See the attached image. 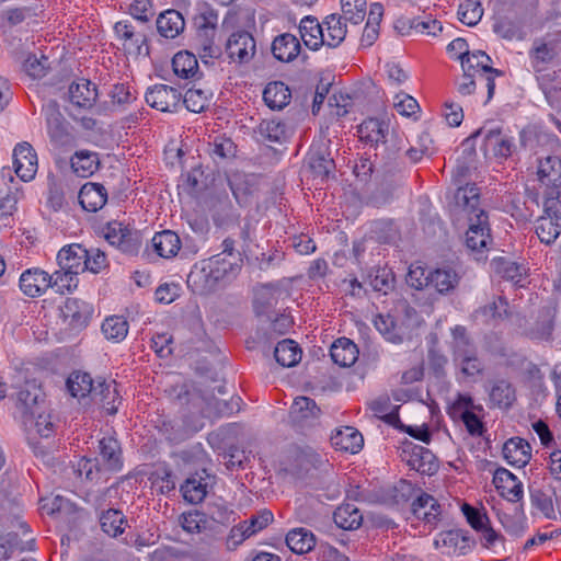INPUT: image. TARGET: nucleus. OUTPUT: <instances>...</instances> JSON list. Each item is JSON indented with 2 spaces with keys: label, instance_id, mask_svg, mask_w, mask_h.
I'll return each mask as SVG.
<instances>
[{
  "label": "nucleus",
  "instance_id": "1",
  "mask_svg": "<svg viewBox=\"0 0 561 561\" xmlns=\"http://www.w3.org/2000/svg\"><path fill=\"white\" fill-rule=\"evenodd\" d=\"M43 113L46 121V129L51 145L55 148H66L72 146L73 135L69 131L68 123L59 111V105L55 100H49L43 105Z\"/></svg>",
  "mask_w": 561,
  "mask_h": 561
},
{
  "label": "nucleus",
  "instance_id": "2",
  "mask_svg": "<svg viewBox=\"0 0 561 561\" xmlns=\"http://www.w3.org/2000/svg\"><path fill=\"white\" fill-rule=\"evenodd\" d=\"M308 165L314 178L321 181L334 175L335 161L330 148V141L320 140L313 142L308 152Z\"/></svg>",
  "mask_w": 561,
  "mask_h": 561
},
{
  "label": "nucleus",
  "instance_id": "3",
  "mask_svg": "<svg viewBox=\"0 0 561 561\" xmlns=\"http://www.w3.org/2000/svg\"><path fill=\"white\" fill-rule=\"evenodd\" d=\"M484 135V149L486 151H492V153L497 158H508L514 149L515 144L511 136H508L506 133H504L501 128H491L485 129V127H482L478 130H476L470 138H468L465 142L468 144L470 139L477 138L479 135Z\"/></svg>",
  "mask_w": 561,
  "mask_h": 561
},
{
  "label": "nucleus",
  "instance_id": "4",
  "mask_svg": "<svg viewBox=\"0 0 561 561\" xmlns=\"http://www.w3.org/2000/svg\"><path fill=\"white\" fill-rule=\"evenodd\" d=\"M146 102L151 107L161 112H174L179 107L182 93L167 84H156L146 92Z\"/></svg>",
  "mask_w": 561,
  "mask_h": 561
},
{
  "label": "nucleus",
  "instance_id": "5",
  "mask_svg": "<svg viewBox=\"0 0 561 561\" xmlns=\"http://www.w3.org/2000/svg\"><path fill=\"white\" fill-rule=\"evenodd\" d=\"M229 58L238 64H248L255 55V39L247 31L230 35L226 44Z\"/></svg>",
  "mask_w": 561,
  "mask_h": 561
},
{
  "label": "nucleus",
  "instance_id": "6",
  "mask_svg": "<svg viewBox=\"0 0 561 561\" xmlns=\"http://www.w3.org/2000/svg\"><path fill=\"white\" fill-rule=\"evenodd\" d=\"M13 165L16 175L27 182L34 179L37 172V154L31 144L24 141L13 149Z\"/></svg>",
  "mask_w": 561,
  "mask_h": 561
},
{
  "label": "nucleus",
  "instance_id": "7",
  "mask_svg": "<svg viewBox=\"0 0 561 561\" xmlns=\"http://www.w3.org/2000/svg\"><path fill=\"white\" fill-rule=\"evenodd\" d=\"M469 228L466 232V245L472 251H480L491 242L488 215L484 210H479L474 217L468 219Z\"/></svg>",
  "mask_w": 561,
  "mask_h": 561
},
{
  "label": "nucleus",
  "instance_id": "8",
  "mask_svg": "<svg viewBox=\"0 0 561 561\" xmlns=\"http://www.w3.org/2000/svg\"><path fill=\"white\" fill-rule=\"evenodd\" d=\"M51 276L39 267L25 270L19 278L21 291L31 298L44 295L50 288Z\"/></svg>",
  "mask_w": 561,
  "mask_h": 561
},
{
  "label": "nucleus",
  "instance_id": "9",
  "mask_svg": "<svg viewBox=\"0 0 561 561\" xmlns=\"http://www.w3.org/2000/svg\"><path fill=\"white\" fill-rule=\"evenodd\" d=\"M284 294L279 286L274 284L259 285L254 290L253 307L257 316L272 319L279 297Z\"/></svg>",
  "mask_w": 561,
  "mask_h": 561
},
{
  "label": "nucleus",
  "instance_id": "10",
  "mask_svg": "<svg viewBox=\"0 0 561 561\" xmlns=\"http://www.w3.org/2000/svg\"><path fill=\"white\" fill-rule=\"evenodd\" d=\"M104 236L111 245L117 247L124 253L136 254L139 250L137 238L121 222H108Z\"/></svg>",
  "mask_w": 561,
  "mask_h": 561
},
{
  "label": "nucleus",
  "instance_id": "11",
  "mask_svg": "<svg viewBox=\"0 0 561 561\" xmlns=\"http://www.w3.org/2000/svg\"><path fill=\"white\" fill-rule=\"evenodd\" d=\"M493 484L501 496L517 503L523 497V484L517 478L505 468H497L493 476Z\"/></svg>",
  "mask_w": 561,
  "mask_h": 561
},
{
  "label": "nucleus",
  "instance_id": "12",
  "mask_svg": "<svg viewBox=\"0 0 561 561\" xmlns=\"http://www.w3.org/2000/svg\"><path fill=\"white\" fill-rule=\"evenodd\" d=\"M85 248L81 244L72 243L64 247L57 254V262L61 270L68 271V274L79 275L87 271Z\"/></svg>",
  "mask_w": 561,
  "mask_h": 561
},
{
  "label": "nucleus",
  "instance_id": "13",
  "mask_svg": "<svg viewBox=\"0 0 561 561\" xmlns=\"http://www.w3.org/2000/svg\"><path fill=\"white\" fill-rule=\"evenodd\" d=\"M454 199L456 208L467 217V220L470 216L474 217L479 214V210H482L480 208V190L474 183L459 186Z\"/></svg>",
  "mask_w": 561,
  "mask_h": 561
},
{
  "label": "nucleus",
  "instance_id": "14",
  "mask_svg": "<svg viewBox=\"0 0 561 561\" xmlns=\"http://www.w3.org/2000/svg\"><path fill=\"white\" fill-rule=\"evenodd\" d=\"M411 511L417 519H422L430 525H436L442 514V507L438 501L425 492H421L413 500Z\"/></svg>",
  "mask_w": 561,
  "mask_h": 561
},
{
  "label": "nucleus",
  "instance_id": "15",
  "mask_svg": "<svg viewBox=\"0 0 561 561\" xmlns=\"http://www.w3.org/2000/svg\"><path fill=\"white\" fill-rule=\"evenodd\" d=\"M45 394L35 381H26L18 393L19 408L25 415L34 417L45 403Z\"/></svg>",
  "mask_w": 561,
  "mask_h": 561
},
{
  "label": "nucleus",
  "instance_id": "16",
  "mask_svg": "<svg viewBox=\"0 0 561 561\" xmlns=\"http://www.w3.org/2000/svg\"><path fill=\"white\" fill-rule=\"evenodd\" d=\"M404 489H410V484L405 483L404 481H400L399 485H396L393 488L389 486L388 489H358L356 492V500L370 504L399 503L400 500L398 493L400 491H403Z\"/></svg>",
  "mask_w": 561,
  "mask_h": 561
},
{
  "label": "nucleus",
  "instance_id": "17",
  "mask_svg": "<svg viewBox=\"0 0 561 561\" xmlns=\"http://www.w3.org/2000/svg\"><path fill=\"white\" fill-rule=\"evenodd\" d=\"M461 275L450 266H443L430 271V287L440 295H449L459 285Z\"/></svg>",
  "mask_w": 561,
  "mask_h": 561
},
{
  "label": "nucleus",
  "instance_id": "18",
  "mask_svg": "<svg viewBox=\"0 0 561 561\" xmlns=\"http://www.w3.org/2000/svg\"><path fill=\"white\" fill-rule=\"evenodd\" d=\"M331 445L337 451L358 454L364 446V437L355 427L345 426L331 436Z\"/></svg>",
  "mask_w": 561,
  "mask_h": 561
},
{
  "label": "nucleus",
  "instance_id": "19",
  "mask_svg": "<svg viewBox=\"0 0 561 561\" xmlns=\"http://www.w3.org/2000/svg\"><path fill=\"white\" fill-rule=\"evenodd\" d=\"M357 131L360 140L378 148L387 142L389 124L378 118H368L358 126Z\"/></svg>",
  "mask_w": 561,
  "mask_h": 561
},
{
  "label": "nucleus",
  "instance_id": "20",
  "mask_svg": "<svg viewBox=\"0 0 561 561\" xmlns=\"http://www.w3.org/2000/svg\"><path fill=\"white\" fill-rule=\"evenodd\" d=\"M78 198L84 210L95 213L106 204L107 191L100 183L89 182L80 188Z\"/></svg>",
  "mask_w": 561,
  "mask_h": 561
},
{
  "label": "nucleus",
  "instance_id": "21",
  "mask_svg": "<svg viewBox=\"0 0 561 561\" xmlns=\"http://www.w3.org/2000/svg\"><path fill=\"white\" fill-rule=\"evenodd\" d=\"M60 311L64 319L69 320L70 325L73 328H83L91 318L92 307L77 298H67Z\"/></svg>",
  "mask_w": 561,
  "mask_h": 561
},
{
  "label": "nucleus",
  "instance_id": "22",
  "mask_svg": "<svg viewBox=\"0 0 561 561\" xmlns=\"http://www.w3.org/2000/svg\"><path fill=\"white\" fill-rule=\"evenodd\" d=\"M537 174L546 188H561V158L548 156L540 159Z\"/></svg>",
  "mask_w": 561,
  "mask_h": 561
},
{
  "label": "nucleus",
  "instance_id": "23",
  "mask_svg": "<svg viewBox=\"0 0 561 561\" xmlns=\"http://www.w3.org/2000/svg\"><path fill=\"white\" fill-rule=\"evenodd\" d=\"M68 92L70 102L81 108H91L98 99L95 84L84 79L72 82Z\"/></svg>",
  "mask_w": 561,
  "mask_h": 561
},
{
  "label": "nucleus",
  "instance_id": "24",
  "mask_svg": "<svg viewBox=\"0 0 561 561\" xmlns=\"http://www.w3.org/2000/svg\"><path fill=\"white\" fill-rule=\"evenodd\" d=\"M496 516L504 529L512 535H522L526 528V516L523 505L513 504L505 510H496Z\"/></svg>",
  "mask_w": 561,
  "mask_h": 561
},
{
  "label": "nucleus",
  "instance_id": "25",
  "mask_svg": "<svg viewBox=\"0 0 561 561\" xmlns=\"http://www.w3.org/2000/svg\"><path fill=\"white\" fill-rule=\"evenodd\" d=\"M557 44L553 42L535 41L529 57L531 66L536 72L543 71L548 65L552 64L558 57Z\"/></svg>",
  "mask_w": 561,
  "mask_h": 561
},
{
  "label": "nucleus",
  "instance_id": "26",
  "mask_svg": "<svg viewBox=\"0 0 561 561\" xmlns=\"http://www.w3.org/2000/svg\"><path fill=\"white\" fill-rule=\"evenodd\" d=\"M300 48L298 38L289 33L276 36L272 43L273 56L283 62L293 61L298 56Z\"/></svg>",
  "mask_w": 561,
  "mask_h": 561
},
{
  "label": "nucleus",
  "instance_id": "27",
  "mask_svg": "<svg viewBox=\"0 0 561 561\" xmlns=\"http://www.w3.org/2000/svg\"><path fill=\"white\" fill-rule=\"evenodd\" d=\"M299 32L304 44L312 50H317L324 44L323 26L313 16H305L300 21Z\"/></svg>",
  "mask_w": 561,
  "mask_h": 561
},
{
  "label": "nucleus",
  "instance_id": "28",
  "mask_svg": "<svg viewBox=\"0 0 561 561\" xmlns=\"http://www.w3.org/2000/svg\"><path fill=\"white\" fill-rule=\"evenodd\" d=\"M213 222L217 228L228 230L240 224V214L229 199H219L213 208Z\"/></svg>",
  "mask_w": 561,
  "mask_h": 561
},
{
  "label": "nucleus",
  "instance_id": "29",
  "mask_svg": "<svg viewBox=\"0 0 561 561\" xmlns=\"http://www.w3.org/2000/svg\"><path fill=\"white\" fill-rule=\"evenodd\" d=\"M330 355L335 364L350 367L357 360L358 348L350 339L340 337L332 344Z\"/></svg>",
  "mask_w": 561,
  "mask_h": 561
},
{
  "label": "nucleus",
  "instance_id": "30",
  "mask_svg": "<svg viewBox=\"0 0 561 561\" xmlns=\"http://www.w3.org/2000/svg\"><path fill=\"white\" fill-rule=\"evenodd\" d=\"M554 329V312L545 308L540 310L536 321L527 329L526 334L533 340L551 341Z\"/></svg>",
  "mask_w": 561,
  "mask_h": 561
},
{
  "label": "nucleus",
  "instance_id": "31",
  "mask_svg": "<svg viewBox=\"0 0 561 561\" xmlns=\"http://www.w3.org/2000/svg\"><path fill=\"white\" fill-rule=\"evenodd\" d=\"M152 247L159 256L171 259L180 251L181 239L174 231L163 230L153 236Z\"/></svg>",
  "mask_w": 561,
  "mask_h": 561
},
{
  "label": "nucleus",
  "instance_id": "32",
  "mask_svg": "<svg viewBox=\"0 0 561 561\" xmlns=\"http://www.w3.org/2000/svg\"><path fill=\"white\" fill-rule=\"evenodd\" d=\"M291 92L282 81L267 83L263 91V100L272 110H283L290 101Z\"/></svg>",
  "mask_w": 561,
  "mask_h": 561
},
{
  "label": "nucleus",
  "instance_id": "33",
  "mask_svg": "<svg viewBox=\"0 0 561 561\" xmlns=\"http://www.w3.org/2000/svg\"><path fill=\"white\" fill-rule=\"evenodd\" d=\"M185 26L182 14L176 10H167L157 19V28L161 36L175 38Z\"/></svg>",
  "mask_w": 561,
  "mask_h": 561
},
{
  "label": "nucleus",
  "instance_id": "34",
  "mask_svg": "<svg viewBox=\"0 0 561 561\" xmlns=\"http://www.w3.org/2000/svg\"><path fill=\"white\" fill-rule=\"evenodd\" d=\"M494 272L502 278L513 282L520 287L526 278V268L506 257H496L492 261Z\"/></svg>",
  "mask_w": 561,
  "mask_h": 561
},
{
  "label": "nucleus",
  "instance_id": "35",
  "mask_svg": "<svg viewBox=\"0 0 561 561\" xmlns=\"http://www.w3.org/2000/svg\"><path fill=\"white\" fill-rule=\"evenodd\" d=\"M72 171L80 178H89L98 171L100 160L96 152L77 151L70 160Z\"/></svg>",
  "mask_w": 561,
  "mask_h": 561
},
{
  "label": "nucleus",
  "instance_id": "36",
  "mask_svg": "<svg viewBox=\"0 0 561 561\" xmlns=\"http://www.w3.org/2000/svg\"><path fill=\"white\" fill-rule=\"evenodd\" d=\"M286 545L293 552L304 554L316 547V537L309 529L295 528L286 535Z\"/></svg>",
  "mask_w": 561,
  "mask_h": 561
},
{
  "label": "nucleus",
  "instance_id": "37",
  "mask_svg": "<svg viewBox=\"0 0 561 561\" xmlns=\"http://www.w3.org/2000/svg\"><path fill=\"white\" fill-rule=\"evenodd\" d=\"M313 458H284L279 462L278 472L284 478L302 479L310 474L313 468Z\"/></svg>",
  "mask_w": 561,
  "mask_h": 561
},
{
  "label": "nucleus",
  "instance_id": "38",
  "mask_svg": "<svg viewBox=\"0 0 561 561\" xmlns=\"http://www.w3.org/2000/svg\"><path fill=\"white\" fill-rule=\"evenodd\" d=\"M172 68L179 78L192 79L198 73V61L194 54L187 50L179 51L172 58Z\"/></svg>",
  "mask_w": 561,
  "mask_h": 561
},
{
  "label": "nucleus",
  "instance_id": "39",
  "mask_svg": "<svg viewBox=\"0 0 561 561\" xmlns=\"http://www.w3.org/2000/svg\"><path fill=\"white\" fill-rule=\"evenodd\" d=\"M93 399H99L102 405L110 414L117 412L115 402L118 400L117 385L114 380L106 381L105 379L98 380L96 387L92 394Z\"/></svg>",
  "mask_w": 561,
  "mask_h": 561
},
{
  "label": "nucleus",
  "instance_id": "40",
  "mask_svg": "<svg viewBox=\"0 0 561 561\" xmlns=\"http://www.w3.org/2000/svg\"><path fill=\"white\" fill-rule=\"evenodd\" d=\"M274 357L280 366L293 367L301 359V350L295 341L286 339L277 343Z\"/></svg>",
  "mask_w": 561,
  "mask_h": 561
},
{
  "label": "nucleus",
  "instance_id": "41",
  "mask_svg": "<svg viewBox=\"0 0 561 561\" xmlns=\"http://www.w3.org/2000/svg\"><path fill=\"white\" fill-rule=\"evenodd\" d=\"M333 519L339 528L353 530L362 525L363 516L353 504H344L335 510Z\"/></svg>",
  "mask_w": 561,
  "mask_h": 561
},
{
  "label": "nucleus",
  "instance_id": "42",
  "mask_svg": "<svg viewBox=\"0 0 561 561\" xmlns=\"http://www.w3.org/2000/svg\"><path fill=\"white\" fill-rule=\"evenodd\" d=\"M96 385L88 373L75 371L67 380V388L70 394L75 398H84L88 394H93Z\"/></svg>",
  "mask_w": 561,
  "mask_h": 561
},
{
  "label": "nucleus",
  "instance_id": "43",
  "mask_svg": "<svg viewBox=\"0 0 561 561\" xmlns=\"http://www.w3.org/2000/svg\"><path fill=\"white\" fill-rule=\"evenodd\" d=\"M561 233V220L541 215L536 221V234L539 240L550 245Z\"/></svg>",
  "mask_w": 561,
  "mask_h": 561
},
{
  "label": "nucleus",
  "instance_id": "44",
  "mask_svg": "<svg viewBox=\"0 0 561 561\" xmlns=\"http://www.w3.org/2000/svg\"><path fill=\"white\" fill-rule=\"evenodd\" d=\"M341 15L331 14L325 18L323 25H325L327 34L323 45L329 47H337L346 36V25L343 23Z\"/></svg>",
  "mask_w": 561,
  "mask_h": 561
},
{
  "label": "nucleus",
  "instance_id": "45",
  "mask_svg": "<svg viewBox=\"0 0 561 561\" xmlns=\"http://www.w3.org/2000/svg\"><path fill=\"white\" fill-rule=\"evenodd\" d=\"M369 284L374 290L387 295L394 288V274L391 268L387 266L374 267L368 274Z\"/></svg>",
  "mask_w": 561,
  "mask_h": 561
},
{
  "label": "nucleus",
  "instance_id": "46",
  "mask_svg": "<svg viewBox=\"0 0 561 561\" xmlns=\"http://www.w3.org/2000/svg\"><path fill=\"white\" fill-rule=\"evenodd\" d=\"M489 396L490 401L501 409L511 408L516 399L513 386L506 380L495 381Z\"/></svg>",
  "mask_w": 561,
  "mask_h": 561
},
{
  "label": "nucleus",
  "instance_id": "47",
  "mask_svg": "<svg viewBox=\"0 0 561 561\" xmlns=\"http://www.w3.org/2000/svg\"><path fill=\"white\" fill-rule=\"evenodd\" d=\"M226 255L217 254L209 259V276L215 280L224 279L227 276L234 275L239 268V260L227 261Z\"/></svg>",
  "mask_w": 561,
  "mask_h": 561
},
{
  "label": "nucleus",
  "instance_id": "48",
  "mask_svg": "<svg viewBox=\"0 0 561 561\" xmlns=\"http://www.w3.org/2000/svg\"><path fill=\"white\" fill-rule=\"evenodd\" d=\"M101 329L107 340L121 342L127 336L129 325L124 317L111 316L103 321Z\"/></svg>",
  "mask_w": 561,
  "mask_h": 561
},
{
  "label": "nucleus",
  "instance_id": "49",
  "mask_svg": "<svg viewBox=\"0 0 561 561\" xmlns=\"http://www.w3.org/2000/svg\"><path fill=\"white\" fill-rule=\"evenodd\" d=\"M454 360L466 377H474L483 371V363L478 358L474 348L454 354Z\"/></svg>",
  "mask_w": 561,
  "mask_h": 561
},
{
  "label": "nucleus",
  "instance_id": "50",
  "mask_svg": "<svg viewBox=\"0 0 561 561\" xmlns=\"http://www.w3.org/2000/svg\"><path fill=\"white\" fill-rule=\"evenodd\" d=\"M259 136L270 142H282L287 138L286 125L276 119H264L257 126Z\"/></svg>",
  "mask_w": 561,
  "mask_h": 561
},
{
  "label": "nucleus",
  "instance_id": "51",
  "mask_svg": "<svg viewBox=\"0 0 561 561\" xmlns=\"http://www.w3.org/2000/svg\"><path fill=\"white\" fill-rule=\"evenodd\" d=\"M435 543L448 548V552L463 554L469 547V538L461 530H449L440 534Z\"/></svg>",
  "mask_w": 561,
  "mask_h": 561
},
{
  "label": "nucleus",
  "instance_id": "52",
  "mask_svg": "<svg viewBox=\"0 0 561 561\" xmlns=\"http://www.w3.org/2000/svg\"><path fill=\"white\" fill-rule=\"evenodd\" d=\"M102 530L112 537L123 534L126 524L125 517L121 511L108 510L100 517Z\"/></svg>",
  "mask_w": 561,
  "mask_h": 561
},
{
  "label": "nucleus",
  "instance_id": "53",
  "mask_svg": "<svg viewBox=\"0 0 561 561\" xmlns=\"http://www.w3.org/2000/svg\"><path fill=\"white\" fill-rule=\"evenodd\" d=\"M467 66L468 69H462V71H471L474 72L476 75H480L483 72L504 75L502 70L492 67L491 57L482 50H476L470 53Z\"/></svg>",
  "mask_w": 561,
  "mask_h": 561
},
{
  "label": "nucleus",
  "instance_id": "54",
  "mask_svg": "<svg viewBox=\"0 0 561 561\" xmlns=\"http://www.w3.org/2000/svg\"><path fill=\"white\" fill-rule=\"evenodd\" d=\"M482 15L483 9L479 0H465L459 4V20L468 26L477 25L482 19Z\"/></svg>",
  "mask_w": 561,
  "mask_h": 561
},
{
  "label": "nucleus",
  "instance_id": "55",
  "mask_svg": "<svg viewBox=\"0 0 561 561\" xmlns=\"http://www.w3.org/2000/svg\"><path fill=\"white\" fill-rule=\"evenodd\" d=\"M50 288L57 294L65 295L71 293L78 287L79 278L76 274H68V271L59 267L54 274H50Z\"/></svg>",
  "mask_w": 561,
  "mask_h": 561
},
{
  "label": "nucleus",
  "instance_id": "56",
  "mask_svg": "<svg viewBox=\"0 0 561 561\" xmlns=\"http://www.w3.org/2000/svg\"><path fill=\"white\" fill-rule=\"evenodd\" d=\"M320 409L317 407L314 400L307 397H298L295 399L290 414L296 421L314 419L319 415Z\"/></svg>",
  "mask_w": 561,
  "mask_h": 561
},
{
  "label": "nucleus",
  "instance_id": "57",
  "mask_svg": "<svg viewBox=\"0 0 561 561\" xmlns=\"http://www.w3.org/2000/svg\"><path fill=\"white\" fill-rule=\"evenodd\" d=\"M183 497L192 504L201 503L207 495V484L202 479L188 478L181 486Z\"/></svg>",
  "mask_w": 561,
  "mask_h": 561
},
{
  "label": "nucleus",
  "instance_id": "58",
  "mask_svg": "<svg viewBox=\"0 0 561 561\" xmlns=\"http://www.w3.org/2000/svg\"><path fill=\"white\" fill-rule=\"evenodd\" d=\"M366 0H341L342 18L352 24L360 23L366 15Z\"/></svg>",
  "mask_w": 561,
  "mask_h": 561
},
{
  "label": "nucleus",
  "instance_id": "59",
  "mask_svg": "<svg viewBox=\"0 0 561 561\" xmlns=\"http://www.w3.org/2000/svg\"><path fill=\"white\" fill-rule=\"evenodd\" d=\"M209 103L208 94L202 89H188L183 95V104L193 113L203 112Z\"/></svg>",
  "mask_w": 561,
  "mask_h": 561
},
{
  "label": "nucleus",
  "instance_id": "60",
  "mask_svg": "<svg viewBox=\"0 0 561 561\" xmlns=\"http://www.w3.org/2000/svg\"><path fill=\"white\" fill-rule=\"evenodd\" d=\"M542 215L561 220V188L545 190Z\"/></svg>",
  "mask_w": 561,
  "mask_h": 561
},
{
  "label": "nucleus",
  "instance_id": "61",
  "mask_svg": "<svg viewBox=\"0 0 561 561\" xmlns=\"http://www.w3.org/2000/svg\"><path fill=\"white\" fill-rule=\"evenodd\" d=\"M180 524L188 534H198L206 527V515L199 511H192L181 514Z\"/></svg>",
  "mask_w": 561,
  "mask_h": 561
},
{
  "label": "nucleus",
  "instance_id": "62",
  "mask_svg": "<svg viewBox=\"0 0 561 561\" xmlns=\"http://www.w3.org/2000/svg\"><path fill=\"white\" fill-rule=\"evenodd\" d=\"M530 500L534 507L539 510L548 519H556V512L552 495L542 490H534L530 493Z\"/></svg>",
  "mask_w": 561,
  "mask_h": 561
},
{
  "label": "nucleus",
  "instance_id": "63",
  "mask_svg": "<svg viewBox=\"0 0 561 561\" xmlns=\"http://www.w3.org/2000/svg\"><path fill=\"white\" fill-rule=\"evenodd\" d=\"M236 152L237 146L230 138L216 137L214 141L209 144V153L214 159H230L236 156Z\"/></svg>",
  "mask_w": 561,
  "mask_h": 561
},
{
  "label": "nucleus",
  "instance_id": "64",
  "mask_svg": "<svg viewBox=\"0 0 561 561\" xmlns=\"http://www.w3.org/2000/svg\"><path fill=\"white\" fill-rule=\"evenodd\" d=\"M273 522V514L268 510H262L255 515H252L249 519L241 522L247 529L248 535L253 536L261 531Z\"/></svg>",
  "mask_w": 561,
  "mask_h": 561
}]
</instances>
